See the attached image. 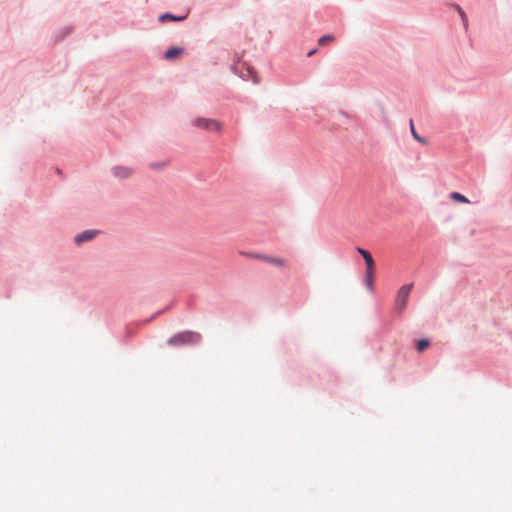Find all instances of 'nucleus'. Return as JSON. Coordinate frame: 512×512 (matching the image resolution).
<instances>
[{
  "label": "nucleus",
  "mask_w": 512,
  "mask_h": 512,
  "mask_svg": "<svg viewBox=\"0 0 512 512\" xmlns=\"http://www.w3.org/2000/svg\"><path fill=\"white\" fill-rule=\"evenodd\" d=\"M202 342V335L192 330H184L173 334L167 340V345L173 348L197 346Z\"/></svg>",
  "instance_id": "f257e3e1"
},
{
  "label": "nucleus",
  "mask_w": 512,
  "mask_h": 512,
  "mask_svg": "<svg viewBox=\"0 0 512 512\" xmlns=\"http://www.w3.org/2000/svg\"><path fill=\"white\" fill-rule=\"evenodd\" d=\"M239 65H240V57L238 55H235L233 64L231 66V69L233 70V72L238 74L243 80L251 79L253 81V83H258L257 72L254 69V67H252L244 62V63H241L242 69H239Z\"/></svg>",
  "instance_id": "f03ea898"
},
{
  "label": "nucleus",
  "mask_w": 512,
  "mask_h": 512,
  "mask_svg": "<svg viewBox=\"0 0 512 512\" xmlns=\"http://www.w3.org/2000/svg\"><path fill=\"white\" fill-rule=\"evenodd\" d=\"M413 288V283L404 284L401 286L397 292V296L394 304V311L398 315H401L406 309L407 302Z\"/></svg>",
  "instance_id": "7ed1b4c3"
},
{
  "label": "nucleus",
  "mask_w": 512,
  "mask_h": 512,
  "mask_svg": "<svg viewBox=\"0 0 512 512\" xmlns=\"http://www.w3.org/2000/svg\"><path fill=\"white\" fill-rule=\"evenodd\" d=\"M366 265V271L364 275V283L370 292L374 291V275H375V260L372 255H368L363 258Z\"/></svg>",
  "instance_id": "20e7f679"
},
{
  "label": "nucleus",
  "mask_w": 512,
  "mask_h": 512,
  "mask_svg": "<svg viewBox=\"0 0 512 512\" xmlns=\"http://www.w3.org/2000/svg\"><path fill=\"white\" fill-rule=\"evenodd\" d=\"M193 123L196 127L204 130H211L216 132H219L221 130L220 122L214 119L199 117L194 119Z\"/></svg>",
  "instance_id": "39448f33"
},
{
  "label": "nucleus",
  "mask_w": 512,
  "mask_h": 512,
  "mask_svg": "<svg viewBox=\"0 0 512 512\" xmlns=\"http://www.w3.org/2000/svg\"><path fill=\"white\" fill-rule=\"evenodd\" d=\"M101 233L98 229H87L80 233H77L74 236V243L77 246L82 245L83 243L92 241L94 238H96Z\"/></svg>",
  "instance_id": "423d86ee"
},
{
  "label": "nucleus",
  "mask_w": 512,
  "mask_h": 512,
  "mask_svg": "<svg viewBox=\"0 0 512 512\" xmlns=\"http://www.w3.org/2000/svg\"><path fill=\"white\" fill-rule=\"evenodd\" d=\"M184 53V48L180 46H171L164 52V59L173 61L178 59Z\"/></svg>",
  "instance_id": "0eeeda50"
},
{
  "label": "nucleus",
  "mask_w": 512,
  "mask_h": 512,
  "mask_svg": "<svg viewBox=\"0 0 512 512\" xmlns=\"http://www.w3.org/2000/svg\"><path fill=\"white\" fill-rule=\"evenodd\" d=\"M111 171L112 174L119 179H127L133 173V170L131 168L120 165L112 167Z\"/></svg>",
  "instance_id": "6e6552de"
},
{
  "label": "nucleus",
  "mask_w": 512,
  "mask_h": 512,
  "mask_svg": "<svg viewBox=\"0 0 512 512\" xmlns=\"http://www.w3.org/2000/svg\"><path fill=\"white\" fill-rule=\"evenodd\" d=\"M187 16H188V14L179 16V15H175L171 12H164L159 15L158 20L162 23H164L166 21L180 22V21L185 20L187 18Z\"/></svg>",
  "instance_id": "1a4fd4ad"
},
{
  "label": "nucleus",
  "mask_w": 512,
  "mask_h": 512,
  "mask_svg": "<svg viewBox=\"0 0 512 512\" xmlns=\"http://www.w3.org/2000/svg\"><path fill=\"white\" fill-rule=\"evenodd\" d=\"M74 31L73 26H65L60 28L54 36V42L59 43L64 40L67 36H69Z\"/></svg>",
  "instance_id": "9d476101"
},
{
  "label": "nucleus",
  "mask_w": 512,
  "mask_h": 512,
  "mask_svg": "<svg viewBox=\"0 0 512 512\" xmlns=\"http://www.w3.org/2000/svg\"><path fill=\"white\" fill-rule=\"evenodd\" d=\"M431 344L430 339L428 338H420L415 343V349L417 352L422 353L424 352Z\"/></svg>",
  "instance_id": "9b49d317"
},
{
  "label": "nucleus",
  "mask_w": 512,
  "mask_h": 512,
  "mask_svg": "<svg viewBox=\"0 0 512 512\" xmlns=\"http://www.w3.org/2000/svg\"><path fill=\"white\" fill-rule=\"evenodd\" d=\"M452 7L458 12L464 29L468 30V18H467L466 13L464 12V10L458 4H452Z\"/></svg>",
  "instance_id": "f8f14e48"
},
{
  "label": "nucleus",
  "mask_w": 512,
  "mask_h": 512,
  "mask_svg": "<svg viewBox=\"0 0 512 512\" xmlns=\"http://www.w3.org/2000/svg\"><path fill=\"white\" fill-rule=\"evenodd\" d=\"M263 261H265L267 263H270V264H273V265L278 266V267L284 266L285 262H286L282 258H278V257H274V256H269V255H265V257H263Z\"/></svg>",
  "instance_id": "ddd939ff"
},
{
  "label": "nucleus",
  "mask_w": 512,
  "mask_h": 512,
  "mask_svg": "<svg viewBox=\"0 0 512 512\" xmlns=\"http://www.w3.org/2000/svg\"><path fill=\"white\" fill-rule=\"evenodd\" d=\"M450 199L456 201V202H459V203H469V199L461 194L460 192H451L450 195H449Z\"/></svg>",
  "instance_id": "4468645a"
},
{
  "label": "nucleus",
  "mask_w": 512,
  "mask_h": 512,
  "mask_svg": "<svg viewBox=\"0 0 512 512\" xmlns=\"http://www.w3.org/2000/svg\"><path fill=\"white\" fill-rule=\"evenodd\" d=\"M410 130H411V134H412L413 138L417 142L422 143V144H426L427 143V140L424 137L420 136L418 134V132L416 131L412 120H410Z\"/></svg>",
  "instance_id": "2eb2a0df"
},
{
  "label": "nucleus",
  "mask_w": 512,
  "mask_h": 512,
  "mask_svg": "<svg viewBox=\"0 0 512 512\" xmlns=\"http://www.w3.org/2000/svg\"><path fill=\"white\" fill-rule=\"evenodd\" d=\"M171 306H172V304H169V305H168V306H166L165 308H163V309H161V310H159V311L155 312L151 317H149V318H147V319L143 320L141 323H142V324H147V323H149V322L153 321V320H154L155 318H157L159 315H161L162 313H164V312L168 311V310L171 308Z\"/></svg>",
  "instance_id": "dca6fc26"
},
{
  "label": "nucleus",
  "mask_w": 512,
  "mask_h": 512,
  "mask_svg": "<svg viewBox=\"0 0 512 512\" xmlns=\"http://www.w3.org/2000/svg\"><path fill=\"white\" fill-rule=\"evenodd\" d=\"M335 40V36L332 35V34H325L323 36H321L319 39H318V44L320 46H324L326 45L327 43L329 42H332Z\"/></svg>",
  "instance_id": "f3484780"
},
{
  "label": "nucleus",
  "mask_w": 512,
  "mask_h": 512,
  "mask_svg": "<svg viewBox=\"0 0 512 512\" xmlns=\"http://www.w3.org/2000/svg\"><path fill=\"white\" fill-rule=\"evenodd\" d=\"M241 254L246 257L258 259V260H263V257H265L264 254L252 253V252H241Z\"/></svg>",
  "instance_id": "a211bd4d"
},
{
  "label": "nucleus",
  "mask_w": 512,
  "mask_h": 512,
  "mask_svg": "<svg viewBox=\"0 0 512 512\" xmlns=\"http://www.w3.org/2000/svg\"><path fill=\"white\" fill-rule=\"evenodd\" d=\"M166 162H152L150 163V168L153 169V170H160L162 169L163 167L166 166Z\"/></svg>",
  "instance_id": "6ab92c4d"
},
{
  "label": "nucleus",
  "mask_w": 512,
  "mask_h": 512,
  "mask_svg": "<svg viewBox=\"0 0 512 512\" xmlns=\"http://www.w3.org/2000/svg\"><path fill=\"white\" fill-rule=\"evenodd\" d=\"M355 249H356L357 253L362 256V258H366L368 255L371 254L367 249H364L359 246H357Z\"/></svg>",
  "instance_id": "aec40b11"
},
{
  "label": "nucleus",
  "mask_w": 512,
  "mask_h": 512,
  "mask_svg": "<svg viewBox=\"0 0 512 512\" xmlns=\"http://www.w3.org/2000/svg\"><path fill=\"white\" fill-rule=\"evenodd\" d=\"M132 337H133V332L129 328H126V335H125L124 342L127 343L129 341V339Z\"/></svg>",
  "instance_id": "412c9836"
},
{
  "label": "nucleus",
  "mask_w": 512,
  "mask_h": 512,
  "mask_svg": "<svg viewBox=\"0 0 512 512\" xmlns=\"http://www.w3.org/2000/svg\"><path fill=\"white\" fill-rule=\"evenodd\" d=\"M316 52H317V49H316V48L309 50V51L307 52V57H311V56H313Z\"/></svg>",
  "instance_id": "4be33fe9"
}]
</instances>
